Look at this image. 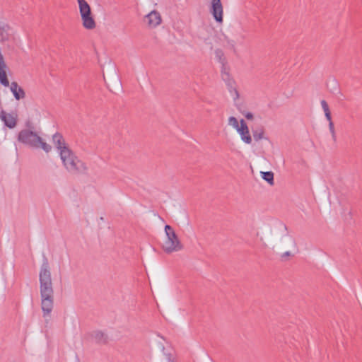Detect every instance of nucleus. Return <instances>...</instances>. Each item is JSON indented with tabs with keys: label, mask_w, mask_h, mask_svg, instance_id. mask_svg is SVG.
<instances>
[{
	"label": "nucleus",
	"mask_w": 362,
	"mask_h": 362,
	"mask_svg": "<svg viewBox=\"0 0 362 362\" xmlns=\"http://www.w3.org/2000/svg\"><path fill=\"white\" fill-rule=\"evenodd\" d=\"M253 137L255 141H259L263 138L264 131L263 128L252 132Z\"/></svg>",
	"instance_id": "17"
},
{
	"label": "nucleus",
	"mask_w": 362,
	"mask_h": 362,
	"mask_svg": "<svg viewBox=\"0 0 362 362\" xmlns=\"http://www.w3.org/2000/svg\"><path fill=\"white\" fill-rule=\"evenodd\" d=\"M214 20L221 24L223 22V6L221 0H211L209 8Z\"/></svg>",
	"instance_id": "7"
},
{
	"label": "nucleus",
	"mask_w": 362,
	"mask_h": 362,
	"mask_svg": "<svg viewBox=\"0 0 362 362\" xmlns=\"http://www.w3.org/2000/svg\"><path fill=\"white\" fill-rule=\"evenodd\" d=\"M240 134L242 140L246 144H250L252 142V138L249 132V129L247 124L244 119H240V127L236 129Z\"/></svg>",
	"instance_id": "9"
},
{
	"label": "nucleus",
	"mask_w": 362,
	"mask_h": 362,
	"mask_svg": "<svg viewBox=\"0 0 362 362\" xmlns=\"http://www.w3.org/2000/svg\"><path fill=\"white\" fill-rule=\"evenodd\" d=\"M82 25L87 30H93L96 27V23L91 12L90 5L86 0H77Z\"/></svg>",
	"instance_id": "5"
},
{
	"label": "nucleus",
	"mask_w": 362,
	"mask_h": 362,
	"mask_svg": "<svg viewBox=\"0 0 362 362\" xmlns=\"http://www.w3.org/2000/svg\"><path fill=\"white\" fill-rule=\"evenodd\" d=\"M9 26L0 22V41H6L9 38Z\"/></svg>",
	"instance_id": "12"
},
{
	"label": "nucleus",
	"mask_w": 362,
	"mask_h": 362,
	"mask_svg": "<svg viewBox=\"0 0 362 362\" xmlns=\"http://www.w3.org/2000/svg\"><path fill=\"white\" fill-rule=\"evenodd\" d=\"M244 115L247 119H253V115L252 112H247L245 114H244Z\"/></svg>",
	"instance_id": "21"
},
{
	"label": "nucleus",
	"mask_w": 362,
	"mask_h": 362,
	"mask_svg": "<svg viewBox=\"0 0 362 362\" xmlns=\"http://www.w3.org/2000/svg\"><path fill=\"white\" fill-rule=\"evenodd\" d=\"M327 120L329 122V129L332 134V139L335 142L337 141V135H336V132H335L334 125L332 120V116H330V119H327Z\"/></svg>",
	"instance_id": "16"
},
{
	"label": "nucleus",
	"mask_w": 362,
	"mask_h": 362,
	"mask_svg": "<svg viewBox=\"0 0 362 362\" xmlns=\"http://www.w3.org/2000/svg\"><path fill=\"white\" fill-rule=\"evenodd\" d=\"M41 308L43 317H49L54 307V289L50 268L45 257L39 274Z\"/></svg>",
	"instance_id": "1"
},
{
	"label": "nucleus",
	"mask_w": 362,
	"mask_h": 362,
	"mask_svg": "<svg viewBox=\"0 0 362 362\" xmlns=\"http://www.w3.org/2000/svg\"><path fill=\"white\" fill-rule=\"evenodd\" d=\"M262 178L271 185H274V173L271 171L261 172Z\"/></svg>",
	"instance_id": "14"
},
{
	"label": "nucleus",
	"mask_w": 362,
	"mask_h": 362,
	"mask_svg": "<svg viewBox=\"0 0 362 362\" xmlns=\"http://www.w3.org/2000/svg\"><path fill=\"white\" fill-rule=\"evenodd\" d=\"M54 146L57 148L64 168L72 174H78L87 168L66 144L62 135L56 133L52 136Z\"/></svg>",
	"instance_id": "2"
},
{
	"label": "nucleus",
	"mask_w": 362,
	"mask_h": 362,
	"mask_svg": "<svg viewBox=\"0 0 362 362\" xmlns=\"http://www.w3.org/2000/svg\"><path fill=\"white\" fill-rule=\"evenodd\" d=\"M291 253L290 252H285L281 255V258L285 259L286 257L291 256Z\"/></svg>",
	"instance_id": "22"
},
{
	"label": "nucleus",
	"mask_w": 362,
	"mask_h": 362,
	"mask_svg": "<svg viewBox=\"0 0 362 362\" xmlns=\"http://www.w3.org/2000/svg\"><path fill=\"white\" fill-rule=\"evenodd\" d=\"M93 339L98 344H105L107 342V336L100 331L94 332L92 334Z\"/></svg>",
	"instance_id": "13"
},
{
	"label": "nucleus",
	"mask_w": 362,
	"mask_h": 362,
	"mask_svg": "<svg viewBox=\"0 0 362 362\" xmlns=\"http://www.w3.org/2000/svg\"><path fill=\"white\" fill-rule=\"evenodd\" d=\"M10 90L16 100H20L25 98L26 94L25 90L16 81L11 82Z\"/></svg>",
	"instance_id": "10"
},
{
	"label": "nucleus",
	"mask_w": 362,
	"mask_h": 362,
	"mask_svg": "<svg viewBox=\"0 0 362 362\" xmlns=\"http://www.w3.org/2000/svg\"><path fill=\"white\" fill-rule=\"evenodd\" d=\"M165 231L167 238L163 246V250L167 253L181 250L183 246L173 228L170 226L166 225L165 226Z\"/></svg>",
	"instance_id": "4"
},
{
	"label": "nucleus",
	"mask_w": 362,
	"mask_h": 362,
	"mask_svg": "<svg viewBox=\"0 0 362 362\" xmlns=\"http://www.w3.org/2000/svg\"><path fill=\"white\" fill-rule=\"evenodd\" d=\"M226 41H227V43L228 45H230V47L233 49H235V41L233 40H230L228 38L226 37Z\"/></svg>",
	"instance_id": "20"
},
{
	"label": "nucleus",
	"mask_w": 362,
	"mask_h": 362,
	"mask_svg": "<svg viewBox=\"0 0 362 362\" xmlns=\"http://www.w3.org/2000/svg\"><path fill=\"white\" fill-rule=\"evenodd\" d=\"M4 41H0V43L4 42ZM6 65L4 62L3 55L0 52V83L7 87L9 86V81L7 78L6 72Z\"/></svg>",
	"instance_id": "11"
},
{
	"label": "nucleus",
	"mask_w": 362,
	"mask_h": 362,
	"mask_svg": "<svg viewBox=\"0 0 362 362\" xmlns=\"http://www.w3.org/2000/svg\"><path fill=\"white\" fill-rule=\"evenodd\" d=\"M215 54H216V57L218 59V60L221 62V63H223V61H224V54H223V52L221 49H216L215 51Z\"/></svg>",
	"instance_id": "19"
},
{
	"label": "nucleus",
	"mask_w": 362,
	"mask_h": 362,
	"mask_svg": "<svg viewBox=\"0 0 362 362\" xmlns=\"http://www.w3.org/2000/svg\"><path fill=\"white\" fill-rule=\"evenodd\" d=\"M321 105L325 112V115L327 119H330L331 112H330L327 103L325 100H322L321 101Z\"/></svg>",
	"instance_id": "15"
},
{
	"label": "nucleus",
	"mask_w": 362,
	"mask_h": 362,
	"mask_svg": "<svg viewBox=\"0 0 362 362\" xmlns=\"http://www.w3.org/2000/svg\"><path fill=\"white\" fill-rule=\"evenodd\" d=\"M18 141L30 146L33 148H41L45 152H49L51 150V146L44 142L40 136L37 133L29 129L21 130L18 136Z\"/></svg>",
	"instance_id": "3"
},
{
	"label": "nucleus",
	"mask_w": 362,
	"mask_h": 362,
	"mask_svg": "<svg viewBox=\"0 0 362 362\" xmlns=\"http://www.w3.org/2000/svg\"><path fill=\"white\" fill-rule=\"evenodd\" d=\"M0 119L4 123L5 126L9 129H13L17 125L18 115L16 111L7 112L2 110L0 112Z\"/></svg>",
	"instance_id": "8"
},
{
	"label": "nucleus",
	"mask_w": 362,
	"mask_h": 362,
	"mask_svg": "<svg viewBox=\"0 0 362 362\" xmlns=\"http://www.w3.org/2000/svg\"><path fill=\"white\" fill-rule=\"evenodd\" d=\"M228 124L234 127L235 129H238L240 125L238 119L235 117H230L228 118Z\"/></svg>",
	"instance_id": "18"
},
{
	"label": "nucleus",
	"mask_w": 362,
	"mask_h": 362,
	"mask_svg": "<svg viewBox=\"0 0 362 362\" xmlns=\"http://www.w3.org/2000/svg\"><path fill=\"white\" fill-rule=\"evenodd\" d=\"M143 23L148 29H155L163 23V18L156 10H153L143 18Z\"/></svg>",
	"instance_id": "6"
}]
</instances>
